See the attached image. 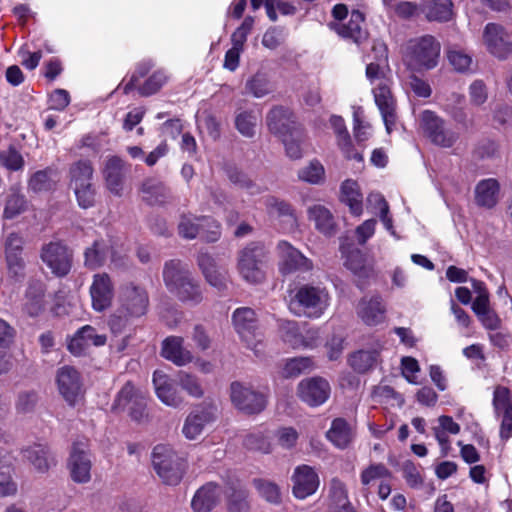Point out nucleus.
Instances as JSON below:
<instances>
[{
  "instance_id": "obj_40",
  "label": "nucleus",
  "mask_w": 512,
  "mask_h": 512,
  "mask_svg": "<svg viewBox=\"0 0 512 512\" xmlns=\"http://www.w3.org/2000/svg\"><path fill=\"white\" fill-rule=\"evenodd\" d=\"M328 498L331 504L341 509V512H354L346 484L337 477L332 478L328 483Z\"/></svg>"
},
{
  "instance_id": "obj_42",
  "label": "nucleus",
  "mask_w": 512,
  "mask_h": 512,
  "mask_svg": "<svg viewBox=\"0 0 512 512\" xmlns=\"http://www.w3.org/2000/svg\"><path fill=\"white\" fill-rule=\"evenodd\" d=\"M12 456L8 450L0 452V496H11L17 492V485L12 480Z\"/></svg>"
},
{
  "instance_id": "obj_13",
  "label": "nucleus",
  "mask_w": 512,
  "mask_h": 512,
  "mask_svg": "<svg viewBox=\"0 0 512 512\" xmlns=\"http://www.w3.org/2000/svg\"><path fill=\"white\" fill-rule=\"evenodd\" d=\"M277 255L279 270L283 275L294 272H309L313 269L312 260L304 256L287 241H280L277 244Z\"/></svg>"
},
{
  "instance_id": "obj_8",
  "label": "nucleus",
  "mask_w": 512,
  "mask_h": 512,
  "mask_svg": "<svg viewBox=\"0 0 512 512\" xmlns=\"http://www.w3.org/2000/svg\"><path fill=\"white\" fill-rule=\"evenodd\" d=\"M482 41L487 52L500 60L507 59L512 54V35L501 24H486Z\"/></svg>"
},
{
  "instance_id": "obj_63",
  "label": "nucleus",
  "mask_w": 512,
  "mask_h": 512,
  "mask_svg": "<svg viewBox=\"0 0 512 512\" xmlns=\"http://www.w3.org/2000/svg\"><path fill=\"white\" fill-rule=\"evenodd\" d=\"M470 103L474 106L483 105L488 99V89L483 80H474L468 89Z\"/></svg>"
},
{
  "instance_id": "obj_36",
  "label": "nucleus",
  "mask_w": 512,
  "mask_h": 512,
  "mask_svg": "<svg viewBox=\"0 0 512 512\" xmlns=\"http://www.w3.org/2000/svg\"><path fill=\"white\" fill-rule=\"evenodd\" d=\"M499 183L496 179H484L475 187V201L485 208L494 207L499 199Z\"/></svg>"
},
{
  "instance_id": "obj_5",
  "label": "nucleus",
  "mask_w": 512,
  "mask_h": 512,
  "mask_svg": "<svg viewBox=\"0 0 512 512\" xmlns=\"http://www.w3.org/2000/svg\"><path fill=\"white\" fill-rule=\"evenodd\" d=\"M416 121L420 132L437 146L450 148L458 139V134L448 128L445 120L432 110L421 111Z\"/></svg>"
},
{
  "instance_id": "obj_6",
  "label": "nucleus",
  "mask_w": 512,
  "mask_h": 512,
  "mask_svg": "<svg viewBox=\"0 0 512 512\" xmlns=\"http://www.w3.org/2000/svg\"><path fill=\"white\" fill-rule=\"evenodd\" d=\"M264 248L259 244H250L240 251L238 255L237 270L248 283L257 284L264 280L263 261Z\"/></svg>"
},
{
  "instance_id": "obj_54",
  "label": "nucleus",
  "mask_w": 512,
  "mask_h": 512,
  "mask_svg": "<svg viewBox=\"0 0 512 512\" xmlns=\"http://www.w3.org/2000/svg\"><path fill=\"white\" fill-rule=\"evenodd\" d=\"M253 484L258 494L266 501L272 504L281 502V490L276 483L267 479H255Z\"/></svg>"
},
{
  "instance_id": "obj_64",
  "label": "nucleus",
  "mask_w": 512,
  "mask_h": 512,
  "mask_svg": "<svg viewBox=\"0 0 512 512\" xmlns=\"http://www.w3.org/2000/svg\"><path fill=\"white\" fill-rule=\"evenodd\" d=\"M264 204L271 216H290L294 219L292 209L288 203L273 196H267L264 198Z\"/></svg>"
},
{
  "instance_id": "obj_41",
  "label": "nucleus",
  "mask_w": 512,
  "mask_h": 512,
  "mask_svg": "<svg viewBox=\"0 0 512 512\" xmlns=\"http://www.w3.org/2000/svg\"><path fill=\"white\" fill-rule=\"evenodd\" d=\"M423 12L430 21H449L452 18L451 0H422Z\"/></svg>"
},
{
  "instance_id": "obj_38",
  "label": "nucleus",
  "mask_w": 512,
  "mask_h": 512,
  "mask_svg": "<svg viewBox=\"0 0 512 512\" xmlns=\"http://www.w3.org/2000/svg\"><path fill=\"white\" fill-rule=\"evenodd\" d=\"M23 457L34 467L39 473H45L49 470L53 459L49 456V451L46 446L35 444L23 450Z\"/></svg>"
},
{
  "instance_id": "obj_34",
  "label": "nucleus",
  "mask_w": 512,
  "mask_h": 512,
  "mask_svg": "<svg viewBox=\"0 0 512 512\" xmlns=\"http://www.w3.org/2000/svg\"><path fill=\"white\" fill-rule=\"evenodd\" d=\"M197 261L206 281L211 286L218 290L226 288V273L216 267L214 259L209 254L201 252Z\"/></svg>"
},
{
  "instance_id": "obj_19",
  "label": "nucleus",
  "mask_w": 512,
  "mask_h": 512,
  "mask_svg": "<svg viewBox=\"0 0 512 512\" xmlns=\"http://www.w3.org/2000/svg\"><path fill=\"white\" fill-rule=\"evenodd\" d=\"M330 392L328 381L321 377L303 379L297 387L298 397L311 407L324 404L328 400Z\"/></svg>"
},
{
  "instance_id": "obj_39",
  "label": "nucleus",
  "mask_w": 512,
  "mask_h": 512,
  "mask_svg": "<svg viewBox=\"0 0 512 512\" xmlns=\"http://www.w3.org/2000/svg\"><path fill=\"white\" fill-rule=\"evenodd\" d=\"M84 255L85 265L91 269L103 265L109 257L112 262H116L114 250L109 248L103 240L95 241L92 247L86 249Z\"/></svg>"
},
{
  "instance_id": "obj_51",
  "label": "nucleus",
  "mask_w": 512,
  "mask_h": 512,
  "mask_svg": "<svg viewBox=\"0 0 512 512\" xmlns=\"http://www.w3.org/2000/svg\"><path fill=\"white\" fill-rule=\"evenodd\" d=\"M70 175L72 189L91 184L93 168L88 161H79L71 167Z\"/></svg>"
},
{
  "instance_id": "obj_48",
  "label": "nucleus",
  "mask_w": 512,
  "mask_h": 512,
  "mask_svg": "<svg viewBox=\"0 0 512 512\" xmlns=\"http://www.w3.org/2000/svg\"><path fill=\"white\" fill-rule=\"evenodd\" d=\"M309 219L321 233L329 235L334 230V220L328 209L321 205H314L308 210Z\"/></svg>"
},
{
  "instance_id": "obj_7",
  "label": "nucleus",
  "mask_w": 512,
  "mask_h": 512,
  "mask_svg": "<svg viewBox=\"0 0 512 512\" xmlns=\"http://www.w3.org/2000/svg\"><path fill=\"white\" fill-rule=\"evenodd\" d=\"M152 463L157 474L166 484L175 485L180 482L183 470L171 447L163 444L155 446Z\"/></svg>"
},
{
  "instance_id": "obj_62",
  "label": "nucleus",
  "mask_w": 512,
  "mask_h": 512,
  "mask_svg": "<svg viewBox=\"0 0 512 512\" xmlns=\"http://www.w3.org/2000/svg\"><path fill=\"white\" fill-rule=\"evenodd\" d=\"M298 437L299 433L293 427H280L274 433L277 445L287 450L295 447Z\"/></svg>"
},
{
  "instance_id": "obj_20",
  "label": "nucleus",
  "mask_w": 512,
  "mask_h": 512,
  "mask_svg": "<svg viewBox=\"0 0 512 512\" xmlns=\"http://www.w3.org/2000/svg\"><path fill=\"white\" fill-rule=\"evenodd\" d=\"M151 69L150 63L141 65L135 73L131 76L128 83L123 86V92L129 93L132 89L137 88L139 93L143 96H150L159 91L162 86L167 82L168 76L162 70L154 72L143 85H139L138 81L141 77Z\"/></svg>"
},
{
  "instance_id": "obj_14",
  "label": "nucleus",
  "mask_w": 512,
  "mask_h": 512,
  "mask_svg": "<svg viewBox=\"0 0 512 512\" xmlns=\"http://www.w3.org/2000/svg\"><path fill=\"white\" fill-rule=\"evenodd\" d=\"M497 417L501 418L500 438L507 441L512 437V399L510 390L504 386H497L493 392L492 401Z\"/></svg>"
},
{
  "instance_id": "obj_57",
  "label": "nucleus",
  "mask_w": 512,
  "mask_h": 512,
  "mask_svg": "<svg viewBox=\"0 0 512 512\" xmlns=\"http://www.w3.org/2000/svg\"><path fill=\"white\" fill-rule=\"evenodd\" d=\"M244 445L250 450L259 451L261 453H271L272 443L267 434L263 431H256L246 436Z\"/></svg>"
},
{
  "instance_id": "obj_3",
  "label": "nucleus",
  "mask_w": 512,
  "mask_h": 512,
  "mask_svg": "<svg viewBox=\"0 0 512 512\" xmlns=\"http://www.w3.org/2000/svg\"><path fill=\"white\" fill-rule=\"evenodd\" d=\"M331 297L325 287L304 284L290 300V310L309 318H320L330 306Z\"/></svg>"
},
{
  "instance_id": "obj_26",
  "label": "nucleus",
  "mask_w": 512,
  "mask_h": 512,
  "mask_svg": "<svg viewBox=\"0 0 512 512\" xmlns=\"http://www.w3.org/2000/svg\"><path fill=\"white\" fill-rule=\"evenodd\" d=\"M176 382L161 370L153 373V385L158 399L166 406L178 408L184 403V397L178 391Z\"/></svg>"
},
{
  "instance_id": "obj_2",
  "label": "nucleus",
  "mask_w": 512,
  "mask_h": 512,
  "mask_svg": "<svg viewBox=\"0 0 512 512\" xmlns=\"http://www.w3.org/2000/svg\"><path fill=\"white\" fill-rule=\"evenodd\" d=\"M440 51L441 44L434 36L413 38L407 43L404 62L412 71L431 70L438 65Z\"/></svg>"
},
{
  "instance_id": "obj_56",
  "label": "nucleus",
  "mask_w": 512,
  "mask_h": 512,
  "mask_svg": "<svg viewBox=\"0 0 512 512\" xmlns=\"http://www.w3.org/2000/svg\"><path fill=\"white\" fill-rule=\"evenodd\" d=\"M285 146L286 154L292 159H299L302 156L300 142L303 140V132L300 128L288 134L280 136Z\"/></svg>"
},
{
  "instance_id": "obj_43",
  "label": "nucleus",
  "mask_w": 512,
  "mask_h": 512,
  "mask_svg": "<svg viewBox=\"0 0 512 512\" xmlns=\"http://www.w3.org/2000/svg\"><path fill=\"white\" fill-rule=\"evenodd\" d=\"M210 420L211 416L205 410L191 412L187 416L182 428L184 436L189 440L196 439Z\"/></svg>"
},
{
  "instance_id": "obj_1",
  "label": "nucleus",
  "mask_w": 512,
  "mask_h": 512,
  "mask_svg": "<svg viewBox=\"0 0 512 512\" xmlns=\"http://www.w3.org/2000/svg\"><path fill=\"white\" fill-rule=\"evenodd\" d=\"M163 278L167 288L181 301L196 305L203 300L199 284L193 280L187 266L181 261L167 262Z\"/></svg>"
},
{
  "instance_id": "obj_59",
  "label": "nucleus",
  "mask_w": 512,
  "mask_h": 512,
  "mask_svg": "<svg viewBox=\"0 0 512 512\" xmlns=\"http://www.w3.org/2000/svg\"><path fill=\"white\" fill-rule=\"evenodd\" d=\"M299 178L310 184H320L325 178V169L323 165L317 161H311L306 167L299 171Z\"/></svg>"
},
{
  "instance_id": "obj_29",
  "label": "nucleus",
  "mask_w": 512,
  "mask_h": 512,
  "mask_svg": "<svg viewBox=\"0 0 512 512\" xmlns=\"http://www.w3.org/2000/svg\"><path fill=\"white\" fill-rule=\"evenodd\" d=\"M267 125L269 130L279 137L299 128L292 113L284 107H275L269 111Z\"/></svg>"
},
{
  "instance_id": "obj_53",
  "label": "nucleus",
  "mask_w": 512,
  "mask_h": 512,
  "mask_svg": "<svg viewBox=\"0 0 512 512\" xmlns=\"http://www.w3.org/2000/svg\"><path fill=\"white\" fill-rule=\"evenodd\" d=\"M282 338L293 348L309 347L310 344L304 339L299 331L298 324L293 321H285L281 324Z\"/></svg>"
},
{
  "instance_id": "obj_23",
  "label": "nucleus",
  "mask_w": 512,
  "mask_h": 512,
  "mask_svg": "<svg viewBox=\"0 0 512 512\" xmlns=\"http://www.w3.org/2000/svg\"><path fill=\"white\" fill-rule=\"evenodd\" d=\"M383 344L380 340H374L364 348L352 353L348 362L352 369L358 373H365L374 369L381 362Z\"/></svg>"
},
{
  "instance_id": "obj_9",
  "label": "nucleus",
  "mask_w": 512,
  "mask_h": 512,
  "mask_svg": "<svg viewBox=\"0 0 512 512\" xmlns=\"http://www.w3.org/2000/svg\"><path fill=\"white\" fill-rule=\"evenodd\" d=\"M40 256L56 277L66 276L72 268V251L61 242H50L44 245Z\"/></svg>"
},
{
  "instance_id": "obj_33",
  "label": "nucleus",
  "mask_w": 512,
  "mask_h": 512,
  "mask_svg": "<svg viewBox=\"0 0 512 512\" xmlns=\"http://www.w3.org/2000/svg\"><path fill=\"white\" fill-rule=\"evenodd\" d=\"M222 490L218 485L208 483L194 495L191 506L194 512H210L218 503Z\"/></svg>"
},
{
  "instance_id": "obj_10",
  "label": "nucleus",
  "mask_w": 512,
  "mask_h": 512,
  "mask_svg": "<svg viewBox=\"0 0 512 512\" xmlns=\"http://www.w3.org/2000/svg\"><path fill=\"white\" fill-rule=\"evenodd\" d=\"M120 311L129 317H141L146 314L149 298L146 290L134 283L121 286L119 291Z\"/></svg>"
},
{
  "instance_id": "obj_52",
  "label": "nucleus",
  "mask_w": 512,
  "mask_h": 512,
  "mask_svg": "<svg viewBox=\"0 0 512 512\" xmlns=\"http://www.w3.org/2000/svg\"><path fill=\"white\" fill-rule=\"evenodd\" d=\"M136 397H143V395L137 392L130 382L126 383L117 394L112 405V410L115 412L129 410V408L134 405Z\"/></svg>"
},
{
  "instance_id": "obj_31",
  "label": "nucleus",
  "mask_w": 512,
  "mask_h": 512,
  "mask_svg": "<svg viewBox=\"0 0 512 512\" xmlns=\"http://www.w3.org/2000/svg\"><path fill=\"white\" fill-rule=\"evenodd\" d=\"M46 304L45 285L41 282L31 283L26 292L23 312L29 317H38L44 312Z\"/></svg>"
},
{
  "instance_id": "obj_50",
  "label": "nucleus",
  "mask_w": 512,
  "mask_h": 512,
  "mask_svg": "<svg viewBox=\"0 0 512 512\" xmlns=\"http://www.w3.org/2000/svg\"><path fill=\"white\" fill-rule=\"evenodd\" d=\"M26 208V200L19 192V189L12 187L7 196L4 206L3 217L5 219H13L20 215Z\"/></svg>"
},
{
  "instance_id": "obj_49",
  "label": "nucleus",
  "mask_w": 512,
  "mask_h": 512,
  "mask_svg": "<svg viewBox=\"0 0 512 512\" xmlns=\"http://www.w3.org/2000/svg\"><path fill=\"white\" fill-rule=\"evenodd\" d=\"M447 60L456 72L469 73L473 71V58L464 50L451 47L447 50Z\"/></svg>"
},
{
  "instance_id": "obj_32",
  "label": "nucleus",
  "mask_w": 512,
  "mask_h": 512,
  "mask_svg": "<svg viewBox=\"0 0 512 512\" xmlns=\"http://www.w3.org/2000/svg\"><path fill=\"white\" fill-rule=\"evenodd\" d=\"M330 124L333 127L337 136V144L339 149L348 160H355L358 162L363 161V156L360 152L355 151L349 133L346 129L344 119L340 116H332Z\"/></svg>"
},
{
  "instance_id": "obj_30",
  "label": "nucleus",
  "mask_w": 512,
  "mask_h": 512,
  "mask_svg": "<svg viewBox=\"0 0 512 512\" xmlns=\"http://www.w3.org/2000/svg\"><path fill=\"white\" fill-rule=\"evenodd\" d=\"M161 355L178 366L190 363L193 359L191 352L183 347V338L167 337L162 342Z\"/></svg>"
},
{
  "instance_id": "obj_44",
  "label": "nucleus",
  "mask_w": 512,
  "mask_h": 512,
  "mask_svg": "<svg viewBox=\"0 0 512 512\" xmlns=\"http://www.w3.org/2000/svg\"><path fill=\"white\" fill-rule=\"evenodd\" d=\"M260 121V114L254 110H239L235 114V128L244 137L252 138Z\"/></svg>"
},
{
  "instance_id": "obj_15",
  "label": "nucleus",
  "mask_w": 512,
  "mask_h": 512,
  "mask_svg": "<svg viewBox=\"0 0 512 512\" xmlns=\"http://www.w3.org/2000/svg\"><path fill=\"white\" fill-rule=\"evenodd\" d=\"M392 480V472L382 463L370 464L360 473L361 484L366 488L379 482L377 495L382 501L387 500L392 492Z\"/></svg>"
},
{
  "instance_id": "obj_25",
  "label": "nucleus",
  "mask_w": 512,
  "mask_h": 512,
  "mask_svg": "<svg viewBox=\"0 0 512 512\" xmlns=\"http://www.w3.org/2000/svg\"><path fill=\"white\" fill-rule=\"evenodd\" d=\"M292 482L293 495L298 499H305L313 495L320 485L317 472L308 465H300L295 468Z\"/></svg>"
},
{
  "instance_id": "obj_61",
  "label": "nucleus",
  "mask_w": 512,
  "mask_h": 512,
  "mask_svg": "<svg viewBox=\"0 0 512 512\" xmlns=\"http://www.w3.org/2000/svg\"><path fill=\"white\" fill-rule=\"evenodd\" d=\"M0 164L11 171H18L24 166V159L13 147L0 151Z\"/></svg>"
},
{
  "instance_id": "obj_46",
  "label": "nucleus",
  "mask_w": 512,
  "mask_h": 512,
  "mask_svg": "<svg viewBox=\"0 0 512 512\" xmlns=\"http://www.w3.org/2000/svg\"><path fill=\"white\" fill-rule=\"evenodd\" d=\"M143 199L151 205L161 204L169 196V189L160 181L148 179L142 185Z\"/></svg>"
},
{
  "instance_id": "obj_4",
  "label": "nucleus",
  "mask_w": 512,
  "mask_h": 512,
  "mask_svg": "<svg viewBox=\"0 0 512 512\" xmlns=\"http://www.w3.org/2000/svg\"><path fill=\"white\" fill-rule=\"evenodd\" d=\"M232 322L247 348L252 350L256 357H262L265 352V344L254 310L248 307L237 308L233 312Z\"/></svg>"
},
{
  "instance_id": "obj_35",
  "label": "nucleus",
  "mask_w": 512,
  "mask_h": 512,
  "mask_svg": "<svg viewBox=\"0 0 512 512\" xmlns=\"http://www.w3.org/2000/svg\"><path fill=\"white\" fill-rule=\"evenodd\" d=\"M103 173L109 191L120 195L123 188V161L117 156L108 158Z\"/></svg>"
},
{
  "instance_id": "obj_58",
  "label": "nucleus",
  "mask_w": 512,
  "mask_h": 512,
  "mask_svg": "<svg viewBox=\"0 0 512 512\" xmlns=\"http://www.w3.org/2000/svg\"><path fill=\"white\" fill-rule=\"evenodd\" d=\"M353 132L358 143L366 141L371 136V126L364 120V111L361 107L354 108L353 111Z\"/></svg>"
},
{
  "instance_id": "obj_55",
  "label": "nucleus",
  "mask_w": 512,
  "mask_h": 512,
  "mask_svg": "<svg viewBox=\"0 0 512 512\" xmlns=\"http://www.w3.org/2000/svg\"><path fill=\"white\" fill-rule=\"evenodd\" d=\"M313 368V361L309 357H296L286 361L282 374L286 378L297 377L301 373Z\"/></svg>"
},
{
  "instance_id": "obj_22",
  "label": "nucleus",
  "mask_w": 512,
  "mask_h": 512,
  "mask_svg": "<svg viewBox=\"0 0 512 512\" xmlns=\"http://www.w3.org/2000/svg\"><path fill=\"white\" fill-rule=\"evenodd\" d=\"M106 341L105 334H99L94 327L85 325L71 337L68 342V350L75 356H81L86 354L92 346H104Z\"/></svg>"
},
{
  "instance_id": "obj_12",
  "label": "nucleus",
  "mask_w": 512,
  "mask_h": 512,
  "mask_svg": "<svg viewBox=\"0 0 512 512\" xmlns=\"http://www.w3.org/2000/svg\"><path fill=\"white\" fill-rule=\"evenodd\" d=\"M230 398L233 405L246 414H256L266 407L263 394L252 390L240 382H233L230 386Z\"/></svg>"
},
{
  "instance_id": "obj_45",
  "label": "nucleus",
  "mask_w": 512,
  "mask_h": 512,
  "mask_svg": "<svg viewBox=\"0 0 512 512\" xmlns=\"http://www.w3.org/2000/svg\"><path fill=\"white\" fill-rule=\"evenodd\" d=\"M352 431L342 418L334 419L327 432V438L338 448H346L352 440Z\"/></svg>"
},
{
  "instance_id": "obj_18",
  "label": "nucleus",
  "mask_w": 512,
  "mask_h": 512,
  "mask_svg": "<svg viewBox=\"0 0 512 512\" xmlns=\"http://www.w3.org/2000/svg\"><path fill=\"white\" fill-rule=\"evenodd\" d=\"M390 79H382L376 85H373V95L375 103L380 110L383 122L388 133L391 132L396 122L395 99L391 92Z\"/></svg>"
},
{
  "instance_id": "obj_37",
  "label": "nucleus",
  "mask_w": 512,
  "mask_h": 512,
  "mask_svg": "<svg viewBox=\"0 0 512 512\" xmlns=\"http://www.w3.org/2000/svg\"><path fill=\"white\" fill-rule=\"evenodd\" d=\"M341 200L355 216H360L363 212V197L356 181L346 180L341 185Z\"/></svg>"
},
{
  "instance_id": "obj_21",
  "label": "nucleus",
  "mask_w": 512,
  "mask_h": 512,
  "mask_svg": "<svg viewBox=\"0 0 512 512\" xmlns=\"http://www.w3.org/2000/svg\"><path fill=\"white\" fill-rule=\"evenodd\" d=\"M24 240L18 233H10L4 240L5 260L9 274L16 278H23L25 261L23 254Z\"/></svg>"
},
{
  "instance_id": "obj_28",
  "label": "nucleus",
  "mask_w": 512,
  "mask_h": 512,
  "mask_svg": "<svg viewBox=\"0 0 512 512\" xmlns=\"http://www.w3.org/2000/svg\"><path fill=\"white\" fill-rule=\"evenodd\" d=\"M385 306L381 297H363L356 306L358 317L368 326H376L385 320Z\"/></svg>"
},
{
  "instance_id": "obj_17",
  "label": "nucleus",
  "mask_w": 512,
  "mask_h": 512,
  "mask_svg": "<svg viewBox=\"0 0 512 512\" xmlns=\"http://www.w3.org/2000/svg\"><path fill=\"white\" fill-rule=\"evenodd\" d=\"M56 383L59 393L69 405H76L82 398L81 378L75 368L64 366L58 369Z\"/></svg>"
},
{
  "instance_id": "obj_60",
  "label": "nucleus",
  "mask_w": 512,
  "mask_h": 512,
  "mask_svg": "<svg viewBox=\"0 0 512 512\" xmlns=\"http://www.w3.org/2000/svg\"><path fill=\"white\" fill-rule=\"evenodd\" d=\"M177 383L184 391L187 392V394L194 398H200L204 394V390L199 379L192 374L180 372L178 374Z\"/></svg>"
},
{
  "instance_id": "obj_47",
  "label": "nucleus",
  "mask_w": 512,
  "mask_h": 512,
  "mask_svg": "<svg viewBox=\"0 0 512 512\" xmlns=\"http://www.w3.org/2000/svg\"><path fill=\"white\" fill-rule=\"evenodd\" d=\"M272 92V85L264 72H257L246 80L245 93L262 98Z\"/></svg>"
},
{
  "instance_id": "obj_27",
  "label": "nucleus",
  "mask_w": 512,
  "mask_h": 512,
  "mask_svg": "<svg viewBox=\"0 0 512 512\" xmlns=\"http://www.w3.org/2000/svg\"><path fill=\"white\" fill-rule=\"evenodd\" d=\"M363 23L364 15L358 10H353L347 23L333 22L329 26L342 38L352 40L359 45L368 36L367 31L363 28Z\"/></svg>"
},
{
  "instance_id": "obj_11",
  "label": "nucleus",
  "mask_w": 512,
  "mask_h": 512,
  "mask_svg": "<svg viewBox=\"0 0 512 512\" xmlns=\"http://www.w3.org/2000/svg\"><path fill=\"white\" fill-rule=\"evenodd\" d=\"M179 234L186 239H194L196 236L214 242L220 236V226L210 218L183 216L179 223Z\"/></svg>"
},
{
  "instance_id": "obj_16",
  "label": "nucleus",
  "mask_w": 512,
  "mask_h": 512,
  "mask_svg": "<svg viewBox=\"0 0 512 512\" xmlns=\"http://www.w3.org/2000/svg\"><path fill=\"white\" fill-rule=\"evenodd\" d=\"M67 467L74 482L87 483L90 481L92 462L85 442L73 444Z\"/></svg>"
},
{
  "instance_id": "obj_24",
  "label": "nucleus",
  "mask_w": 512,
  "mask_h": 512,
  "mask_svg": "<svg viewBox=\"0 0 512 512\" xmlns=\"http://www.w3.org/2000/svg\"><path fill=\"white\" fill-rule=\"evenodd\" d=\"M89 291L92 308L95 311L102 312L111 306L114 298V287L108 274H95Z\"/></svg>"
}]
</instances>
